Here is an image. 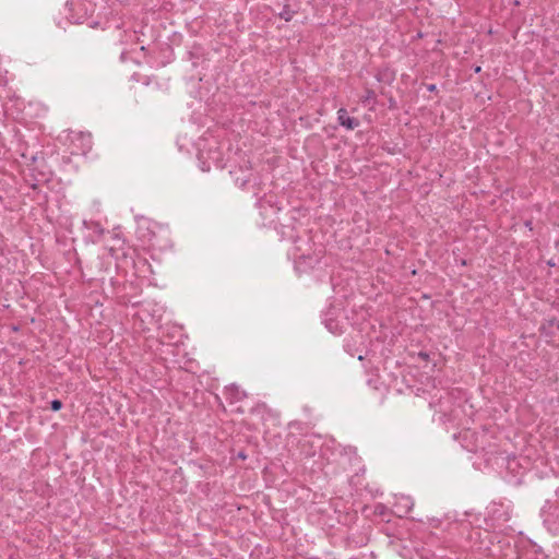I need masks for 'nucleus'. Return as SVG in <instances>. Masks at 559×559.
<instances>
[{"label": "nucleus", "mask_w": 559, "mask_h": 559, "mask_svg": "<svg viewBox=\"0 0 559 559\" xmlns=\"http://www.w3.org/2000/svg\"><path fill=\"white\" fill-rule=\"evenodd\" d=\"M294 11L289 9V5H285L283 11L280 13L281 19L285 20L286 22L290 21L294 16Z\"/></svg>", "instance_id": "2"}, {"label": "nucleus", "mask_w": 559, "mask_h": 559, "mask_svg": "<svg viewBox=\"0 0 559 559\" xmlns=\"http://www.w3.org/2000/svg\"><path fill=\"white\" fill-rule=\"evenodd\" d=\"M337 120L341 126L348 130H354L360 124L359 120L357 118L349 117L347 110L344 108H341L337 111Z\"/></svg>", "instance_id": "1"}, {"label": "nucleus", "mask_w": 559, "mask_h": 559, "mask_svg": "<svg viewBox=\"0 0 559 559\" xmlns=\"http://www.w3.org/2000/svg\"><path fill=\"white\" fill-rule=\"evenodd\" d=\"M428 90H429V91H435V90H436V86H435V85H430V86L428 87Z\"/></svg>", "instance_id": "6"}, {"label": "nucleus", "mask_w": 559, "mask_h": 559, "mask_svg": "<svg viewBox=\"0 0 559 559\" xmlns=\"http://www.w3.org/2000/svg\"><path fill=\"white\" fill-rule=\"evenodd\" d=\"M420 356H421V358H426V357H428V355H427V354H420Z\"/></svg>", "instance_id": "7"}, {"label": "nucleus", "mask_w": 559, "mask_h": 559, "mask_svg": "<svg viewBox=\"0 0 559 559\" xmlns=\"http://www.w3.org/2000/svg\"><path fill=\"white\" fill-rule=\"evenodd\" d=\"M544 329H549V330H552V329H557L559 330V321L557 319H550L547 321V325H544L543 326Z\"/></svg>", "instance_id": "3"}, {"label": "nucleus", "mask_w": 559, "mask_h": 559, "mask_svg": "<svg viewBox=\"0 0 559 559\" xmlns=\"http://www.w3.org/2000/svg\"><path fill=\"white\" fill-rule=\"evenodd\" d=\"M376 93L372 90H366V99H374Z\"/></svg>", "instance_id": "5"}, {"label": "nucleus", "mask_w": 559, "mask_h": 559, "mask_svg": "<svg viewBox=\"0 0 559 559\" xmlns=\"http://www.w3.org/2000/svg\"><path fill=\"white\" fill-rule=\"evenodd\" d=\"M50 407L53 412L60 411L62 407V402L60 400H52Z\"/></svg>", "instance_id": "4"}]
</instances>
